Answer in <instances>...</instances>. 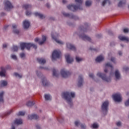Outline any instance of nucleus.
<instances>
[{"instance_id":"4d7b16f0","label":"nucleus","mask_w":129,"mask_h":129,"mask_svg":"<svg viewBox=\"0 0 129 129\" xmlns=\"http://www.w3.org/2000/svg\"><path fill=\"white\" fill-rule=\"evenodd\" d=\"M117 126H120L121 125V122L120 121H118L116 123Z\"/></svg>"},{"instance_id":"a211bd4d","label":"nucleus","mask_w":129,"mask_h":129,"mask_svg":"<svg viewBox=\"0 0 129 129\" xmlns=\"http://www.w3.org/2000/svg\"><path fill=\"white\" fill-rule=\"evenodd\" d=\"M28 119H38L39 118V116L37 114H32V115H28Z\"/></svg>"},{"instance_id":"7ed1b4c3","label":"nucleus","mask_w":129,"mask_h":129,"mask_svg":"<svg viewBox=\"0 0 129 129\" xmlns=\"http://www.w3.org/2000/svg\"><path fill=\"white\" fill-rule=\"evenodd\" d=\"M31 47H32L34 49L36 50L38 46L37 45L32 43H25L22 42L20 43V48L21 49L23 50H25V48L27 49L28 51H30Z\"/></svg>"},{"instance_id":"f03ea898","label":"nucleus","mask_w":129,"mask_h":129,"mask_svg":"<svg viewBox=\"0 0 129 129\" xmlns=\"http://www.w3.org/2000/svg\"><path fill=\"white\" fill-rule=\"evenodd\" d=\"M75 2L77 4H79L78 6L74 5H69L67 6L68 9L73 12H76L77 10H83V8L81 7L83 0H75Z\"/></svg>"},{"instance_id":"4468645a","label":"nucleus","mask_w":129,"mask_h":129,"mask_svg":"<svg viewBox=\"0 0 129 129\" xmlns=\"http://www.w3.org/2000/svg\"><path fill=\"white\" fill-rule=\"evenodd\" d=\"M82 85H83V77L82 75H80L78 78V86L79 87H81Z\"/></svg>"},{"instance_id":"ea45409f","label":"nucleus","mask_w":129,"mask_h":129,"mask_svg":"<svg viewBox=\"0 0 129 129\" xmlns=\"http://www.w3.org/2000/svg\"><path fill=\"white\" fill-rule=\"evenodd\" d=\"M25 112H23V111H19L17 115L18 116H24V115H25Z\"/></svg>"},{"instance_id":"a19ab883","label":"nucleus","mask_w":129,"mask_h":129,"mask_svg":"<svg viewBox=\"0 0 129 129\" xmlns=\"http://www.w3.org/2000/svg\"><path fill=\"white\" fill-rule=\"evenodd\" d=\"M19 49V47L17 46H14L12 50L13 51V52H17L18 51V49Z\"/></svg>"},{"instance_id":"8fccbe9b","label":"nucleus","mask_w":129,"mask_h":129,"mask_svg":"<svg viewBox=\"0 0 129 129\" xmlns=\"http://www.w3.org/2000/svg\"><path fill=\"white\" fill-rule=\"evenodd\" d=\"M20 56L21 58H25V57H26V54H25V53H20Z\"/></svg>"},{"instance_id":"423d86ee","label":"nucleus","mask_w":129,"mask_h":129,"mask_svg":"<svg viewBox=\"0 0 129 129\" xmlns=\"http://www.w3.org/2000/svg\"><path fill=\"white\" fill-rule=\"evenodd\" d=\"M4 6V10H5V11H10L14 8V6H13L12 3H11V2L9 1H6L5 2Z\"/></svg>"},{"instance_id":"864d4df0","label":"nucleus","mask_w":129,"mask_h":129,"mask_svg":"<svg viewBox=\"0 0 129 129\" xmlns=\"http://www.w3.org/2000/svg\"><path fill=\"white\" fill-rule=\"evenodd\" d=\"M123 33H128V32H129L128 28H124L123 30Z\"/></svg>"},{"instance_id":"bf43d9fd","label":"nucleus","mask_w":129,"mask_h":129,"mask_svg":"<svg viewBox=\"0 0 129 129\" xmlns=\"http://www.w3.org/2000/svg\"><path fill=\"white\" fill-rule=\"evenodd\" d=\"M111 61L113 62V63H115V58L114 57H111Z\"/></svg>"},{"instance_id":"5fc2aeb1","label":"nucleus","mask_w":129,"mask_h":129,"mask_svg":"<svg viewBox=\"0 0 129 129\" xmlns=\"http://www.w3.org/2000/svg\"><path fill=\"white\" fill-rule=\"evenodd\" d=\"M123 70H124L125 72H127V71H129V68H128V67H123Z\"/></svg>"},{"instance_id":"1a4fd4ad","label":"nucleus","mask_w":129,"mask_h":129,"mask_svg":"<svg viewBox=\"0 0 129 129\" xmlns=\"http://www.w3.org/2000/svg\"><path fill=\"white\" fill-rule=\"evenodd\" d=\"M112 98L115 102L121 101V95L119 93H116L112 95Z\"/></svg>"},{"instance_id":"412c9836","label":"nucleus","mask_w":129,"mask_h":129,"mask_svg":"<svg viewBox=\"0 0 129 129\" xmlns=\"http://www.w3.org/2000/svg\"><path fill=\"white\" fill-rule=\"evenodd\" d=\"M12 29L14 34H17L18 35L20 33V31L17 29V25H16V24H13L12 25Z\"/></svg>"},{"instance_id":"39448f33","label":"nucleus","mask_w":129,"mask_h":129,"mask_svg":"<svg viewBox=\"0 0 129 129\" xmlns=\"http://www.w3.org/2000/svg\"><path fill=\"white\" fill-rule=\"evenodd\" d=\"M97 76H98V77H100L101 78V79H102V80L106 81V82H110V81H111L110 77H106V75L104 74L99 72L97 74Z\"/></svg>"},{"instance_id":"0eeeda50","label":"nucleus","mask_w":129,"mask_h":129,"mask_svg":"<svg viewBox=\"0 0 129 129\" xmlns=\"http://www.w3.org/2000/svg\"><path fill=\"white\" fill-rule=\"evenodd\" d=\"M60 56H61V51H60V50H54L52 54V60H56V59H59Z\"/></svg>"},{"instance_id":"ddd939ff","label":"nucleus","mask_w":129,"mask_h":129,"mask_svg":"<svg viewBox=\"0 0 129 129\" xmlns=\"http://www.w3.org/2000/svg\"><path fill=\"white\" fill-rule=\"evenodd\" d=\"M79 37L81 38V39H82L83 41H88L89 42H91V38L83 33L80 35Z\"/></svg>"},{"instance_id":"6ab92c4d","label":"nucleus","mask_w":129,"mask_h":129,"mask_svg":"<svg viewBox=\"0 0 129 129\" xmlns=\"http://www.w3.org/2000/svg\"><path fill=\"white\" fill-rule=\"evenodd\" d=\"M75 125L76 126H78L79 125H81V127L82 129L86 128V125H85V124L80 123V122H79V121H76L75 122Z\"/></svg>"},{"instance_id":"69168bd1","label":"nucleus","mask_w":129,"mask_h":129,"mask_svg":"<svg viewBox=\"0 0 129 129\" xmlns=\"http://www.w3.org/2000/svg\"><path fill=\"white\" fill-rule=\"evenodd\" d=\"M96 37H97V38H101V35L98 34V35H96Z\"/></svg>"},{"instance_id":"603ef678","label":"nucleus","mask_w":129,"mask_h":129,"mask_svg":"<svg viewBox=\"0 0 129 129\" xmlns=\"http://www.w3.org/2000/svg\"><path fill=\"white\" fill-rule=\"evenodd\" d=\"M39 69H43V70H48V67H39Z\"/></svg>"},{"instance_id":"393cba45","label":"nucleus","mask_w":129,"mask_h":129,"mask_svg":"<svg viewBox=\"0 0 129 129\" xmlns=\"http://www.w3.org/2000/svg\"><path fill=\"white\" fill-rule=\"evenodd\" d=\"M8 85V82L7 81L3 80L0 82L1 87H5Z\"/></svg>"},{"instance_id":"a18cd8bd","label":"nucleus","mask_w":129,"mask_h":129,"mask_svg":"<svg viewBox=\"0 0 129 129\" xmlns=\"http://www.w3.org/2000/svg\"><path fill=\"white\" fill-rule=\"evenodd\" d=\"M91 127H93V128H98V124H97L96 123H94L92 125Z\"/></svg>"},{"instance_id":"f704fd0d","label":"nucleus","mask_w":129,"mask_h":129,"mask_svg":"<svg viewBox=\"0 0 129 129\" xmlns=\"http://www.w3.org/2000/svg\"><path fill=\"white\" fill-rule=\"evenodd\" d=\"M108 3V5H110V1L109 0H104L102 3V6L104 7L105 6V4Z\"/></svg>"},{"instance_id":"c03bdc74","label":"nucleus","mask_w":129,"mask_h":129,"mask_svg":"<svg viewBox=\"0 0 129 129\" xmlns=\"http://www.w3.org/2000/svg\"><path fill=\"white\" fill-rule=\"evenodd\" d=\"M57 119L59 122H62V121H63V120H64V118H63V117H62V116H59L57 118Z\"/></svg>"},{"instance_id":"680f3d73","label":"nucleus","mask_w":129,"mask_h":129,"mask_svg":"<svg viewBox=\"0 0 129 129\" xmlns=\"http://www.w3.org/2000/svg\"><path fill=\"white\" fill-rule=\"evenodd\" d=\"M8 28H9V25H5V26H4V30H7V29Z\"/></svg>"},{"instance_id":"f3484780","label":"nucleus","mask_w":129,"mask_h":129,"mask_svg":"<svg viewBox=\"0 0 129 129\" xmlns=\"http://www.w3.org/2000/svg\"><path fill=\"white\" fill-rule=\"evenodd\" d=\"M23 27L24 29H29L30 27V21L28 20H25L23 22Z\"/></svg>"},{"instance_id":"aec40b11","label":"nucleus","mask_w":129,"mask_h":129,"mask_svg":"<svg viewBox=\"0 0 129 129\" xmlns=\"http://www.w3.org/2000/svg\"><path fill=\"white\" fill-rule=\"evenodd\" d=\"M41 80H42V85L44 86H48V81H47V79L45 77H43Z\"/></svg>"},{"instance_id":"473e14b6","label":"nucleus","mask_w":129,"mask_h":129,"mask_svg":"<svg viewBox=\"0 0 129 129\" xmlns=\"http://www.w3.org/2000/svg\"><path fill=\"white\" fill-rule=\"evenodd\" d=\"M52 72L53 76H55V77H58V76H59V74H58L57 70L53 69Z\"/></svg>"},{"instance_id":"bb28decb","label":"nucleus","mask_w":129,"mask_h":129,"mask_svg":"<svg viewBox=\"0 0 129 129\" xmlns=\"http://www.w3.org/2000/svg\"><path fill=\"white\" fill-rule=\"evenodd\" d=\"M104 59V57H103L102 55H99L96 58V62H101V61H103Z\"/></svg>"},{"instance_id":"de8ad7c7","label":"nucleus","mask_w":129,"mask_h":129,"mask_svg":"<svg viewBox=\"0 0 129 129\" xmlns=\"http://www.w3.org/2000/svg\"><path fill=\"white\" fill-rule=\"evenodd\" d=\"M76 60L77 62H80L81 61H82V60H83V59L80 58L78 56H76Z\"/></svg>"},{"instance_id":"58836bf2","label":"nucleus","mask_w":129,"mask_h":129,"mask_svg":"<svg viewBox=\"0 0 129 129\" xmlns=\"http://www.w3.org/2000/svg\"><path fill=\"white\" fill-rule=\"evenodd\" d=\"M36 75H37V77H41L42 75V73H41V72H40L38 70H36Z\"/></svg>"},{"instance_id":"2eb2a0df","label":"nucleus","mask_w":129,"mask_h":129,"mask_svg":"<svg viewBox=\"0 0 129 129\" xmlns=\"http://www.w3.org/2000/svg\"><path fill=\"white\" fill-rule=\"evenodd\" d=\"M65 57H66V59L67 63H70L72 62H73V61H74V60L73 59V58L70 57V54H66Z\"/></svg>"},{"instance_id":"49530a36","label":"nucleus","mask_w":129,"mask_h":129,"mask_svg":"<svg viewBox=\"0 0 129 129\" xmlns=\"http://www.w3.org/2000/svg\"><path fill=\"white\" fill-rule=\"evenodd\" d=\"M106 67H110L111 69H113V67H112V65L110 64L109 62H108L105 64Z\"/></svg>"},{"instance_id":"09e8293b","label":"nucleus","mask_w":129,"mask_h":129,"mask_svg":"<svg viewBox=\"0 0 129 129\" xmlns=\"http://www.w3.org/2000/svg\"><path fill=\"white\" fill-rule=\"evenodd\" d=\"M26 16H31L32 15V12L31 11L27 10L26 12Z\"/></svg>"},{"instance_id":"c85d7f7f","label":"nucleus","mask_w":129,"mask_h":129,"mask_svg":"<svg viewBox=\"0 0 129 129\" xmlns=\"http://www.w3.org/2000/svg\"><path fill=\"white\" fill-rule=\"evenodd\" d=\"M14 123L18 125L22 124L23 123V121L22 120V119H16L14 121Z\"/></svg>"},{"instance_id":"0e129e2a","label":"nucleus","mask_w":129,"mask_h":129,"mask_svg":"<svg viewBox=\"0 0 129 129\" xmlns=\"http://www.w3.org/2000/svg\"><path fill=\"white\" fill-rule=\"evenodd\" d=\"M89 50H91V51H92V50L96 51V49L95 48H92L91 47H90L89 48Z\"/></svg>"},{"instance_id":"9b49d317","label":"nucleus","mask_w":129,"mask_h":129,"mask_svg":"<svg viewBox=\"0 0 129 129\" xmlns=\"http://www.w3.org/2000/svg\"><path fill=\"white\" fill-rule=\"evenodd\" d=\"M46 40L47 38L46 36H43L42 38V40H41V39H40V38H36L34 39V41L36 42H38L39 45H43V44H44V43L46 42Z\"/></svg>"},{"instance_id":"13d9d810","label":"nucleus","mask_w":129,"mask_h":129,"mask_svg":"<svg viewBox=\"0 0 129 129\" xmlns=\"http://www.w3.org/2000/svg\"><path fill=\"white\" fill-rule=\"evenodd\" d=\"M89 76V77H90V78H92V79H94V76L93 75V74H90Z\"/></svg>"},{"instance_id":"79ce46f5","label":"nucleus","mask_w":129,"mask_h":129,"mask_svg":"<svg viewBox=\"0 0 129 129\" xmlns=\"http://www.w3.org/2000/svg\"><path fill=\"white\" fill-rule=\"evenodd\" d=\"M45 101H48L49 100V94H45L44 96Z\"/></svg>"},{"instance_id":"774afa93","label":"nucleus","mask_w":129,"mask_h":129,"mask_svg":"<svg viewBox=\"0 0 129 129\" xmlns=\"http://www.w3.org/2000/svg\"><path fill=\"white\" fill-rule=\"evenodd\" d=\"M67 2L66 0H62V4H66Z\"/></svg>"},{"instance_id":"e433bc0d","label":"nucleus","mask_w":129,"mask_h":129,"mask_svg":"<svg viewBox=\"0 0 129 129\" xmlns=\"http://www.w3.org/2000/svg\"><path fill=\"white\" fill-rule=\"evenodd\" d=\"M12 112H13V110L12 109L9 110L6 113H5L4 115L5 116H8V115H10V114H11Z\"/></svg>"},{"instance_id":"37998d69","label":"nucleus","mask_w":129,"mask_h":129,"mask_svg":"<svg viewBox=\"0 0 129 129\" xmlns=\"http://www.w3.org/2000/svg\"><path fill=\"white\" fill-rule=\"evenodd\" d=\"M14 76L15 77H18V78H22V77H23V75H20L18 73H14Z\"/></svg>"},{"instance_id":"9d476101","label":"nucleus","mask_w":129,"mask_h":129,"mask_svg":"<svg viewBox=\"0 0 129 129\" xmlns=\"http://www.w3.org/2000/svg\"><path fill=\"white\" fill-rule=\"evenodd\" d=\"M60 73L63 78H67V77L71 75V73L69 72V71H66L65 69H62L60 71Z\"/></svg>"},{"instance_id":"3c124183","label":"nucleus","mask_w":129,"mask_h":129,"mask_svg":"<svg viewBox=\"0 0 129 129\" xmlns=\"http://www.w3.org/2000/svg\"><path fill=\"white\" fill-rule=\"evenodd\" d=\"M11 58L12 59H14V60H17V55H16L15 54H12L11 55Z\"/></svg>"},{"instance_id":"2f4dec72","label":"nucleus","mask_w":129,"mask_h":129,"mask_svg":"<svg viewBox=\"0 0 129 129\" xmlns=\"http://www.w3.org/2000/svg\"><path fill=\"white\" fill-rule=\"evenodd\" d=\"M125 3H126L125 0H122V1H120L118 4V6L119 7H122V6H124V5H125Z\"/></svg>"},{"instance_id":"dca6fc26","label":"nucleus","mask_w":129,"mask_h":129,"mask_svg":"<svg viewBox=\"0 0 129 129\" xmlns=\"http://www.w3.org/2000/svg\"><path fill=\"white\" fill-rule=\"evenodd\" d=\"M37 60L38 63H39V64H41V65H44V64H46V59L44 58H42V57L37 58Z\"/></svg>"},{"instance_id":"a878e982","label":"nucleus","mask_w":129,"mask_h":129,"mask_svg":"<svg viewBox=\"0 0 129 129\" xmlns=\"http://www.w3.org/2000/svg\"><path fill=\"white\" fill-rule=\"evenodd\" d=\"M84 27L82 26L80 27V29L82 31H83V32H86V30L88 28V23H85Z\"/></svg>"},{"instance_id":"052dcab7","label":"nucleus","mask_w":129,"mask_h":129,"mask_svg":"<svg viewBox=\"0 0 129 129\" xmlns=\"http://www.w3.org/2000/svg\"><path fill=\"white\" fill-rule=\"evenodd\" d=\"M36 129H40L41 128V127L40 126V125L37 124L36 125Z\"/></svg>"},{"instance_id":"c9c22d12","label":"nucleus","mask_w":129,"mask_h":129,"mask_svg":"<svg viewBox=\"0 0 129 129\" xmlns=\"http://www.w3.org/2000/svg\"><path fill=\"white\" fill-rule=\"evenodd\" d=\"M35 103L33 101H29L26 103V105L29 107L33 106Z\"/></svg>"},{"instance_id":"f8f14e48","label":"nucleus","mask_w":129,"mask_h":129,"mask_svg":"<svg viewBox=\"0 0 129 129\" xmlns=\"http://www.w3.org/2000/svg\"><path fill=\"white\" fill-rule=\"evenodd\" d=\"M51 37H52V38L53 40H54V41L56 42V43H57L58 44H63V42L58 39V38H59V35L57 34L56 33H55L54 34H51Z\"/></svg>"},{"instance_id":"4c0bfd02","label":"nucleus","mask_w":129,"mask_h":129,"mask_svg":"<svg viewBox=\"0 0 129 129\" xmlns=\"http://www.w3.org/2000/svg\"><path fill=\"white\" fill-rule=\"evenodd\" d=\"M91 4H92V2H91V1H90V0L87 1L86 2V7H90V5H91Z\"/></svg>"},{"instance_id":"6e6552de","label":"nucleus","mask_w":129,"mask_h":129,"mask_svg":"<svg viewBox=\"0 0 129 129\" xmlns=\"http://www.w3.org/2000/svg\"><path fill=\"white\" fill-rule=\"evenodd\" d=\"M108 104H109V103L108 102V101H106L104 102L101 106L102 111L104 112H105V114H106L107 113V111L108 110Z\"/></svg>"},{"instance_id":"72a5a7b5","label":"nucleus","mask_w":129,"mask_h":129,"mask_svg":"<svg viewBox=\"0 0 129 129\" xmlns=\"http://www.w3.org/2000/svg\"><path fill=\"white\" fill-rule=\"evenodd\" d=\"M0 102H4V92L0 93Z\"/></svg>"},{"instance_id":"b1692460","label":"nucleus","mask_w":129,"mask_h":129,"mask_svg":"<svg viewBox=\"0 0 129 129\" xmlns=\"http://www.w3.org/2000/svg\"><path fill=\"white\" fill-rule=\"evenodd\" d=\"M118 39H120V41H126V42H129V38L126 37L119 36Z\"/></svg>"},{"instance_id":"4be33fe9","label":"nucleus","mask_w":129,"mask_h":129,"mask_svg":"<svg viewBox=\"0 0 129 129\" xmlns=\"http://www.w3.org/2000/svg\"><path fill=\"white\" fill-rule=\"evenodd\" d=\"M67 47L70 50H73V51H75V50H76L75 46L70 43H67Z\"/></svg>"},{"instance_id":"cd10ccee","label":"nucleus","mask_w":129,"mask_h":129,"mask_svg":"<svg viewBox=\"0 0 129 129\" xmlns=\"http://www.w3.org/2000/svg\"><path fill=\"white\" fill-rule=\"evenodd\" d=\"M34 15L35 16V17H38L39 19H44V16L43 15V14L40 13L35 12L34 13Z\"/></svg>"},{"instance_id":"f257e3e1","label":"nucleus","mask_w":129,"mask_h":129,"mask_svg":"<svg viewBox=\"0 0 129 129\" xmlns=\"http://www.w3.org/2000/svg\"><path fill=\"white\" fill-rule=\"evenodd\" d=\"M61 96L62 98H64V99L67 100L68 103L70 105V106H72V105H73L72 98H74V97H75V93L69 92H63L62 93Z\"/></svg>"},{"instance_id":"20e7f679","label":"nucleus","mask_w":129,"mask_h":129,"mask_svg":"<svg viewBox=\"0 0 129 129\" xmlns=\"http://www.w3.org/2000/svg\"><path fill=\"white\" fill-rule=\"evenodd\" d=\"M12 67L11 66H7L6 68H4L2 67L1 68V71H0V76L1 77H6V73H7V70H9V69H11Z\"/></svg>"},{"instance_id":"e2e57ef3","label":"nucleus","mask_w":129,"mask_h":129,"mask_svg":"<svg viewBox=\"0 0 129 129\" xmlns=\"http://www.w3.org/2000/svg\"><path fill=\"white\" fill-rule=\"evenodd\" d=\"M118 55H119V56H121V55H122V52L120 51H119L118 52Z\"/></svg>"},{"instance_id":"c756f323","label":"nucleus","mask_w":129,"mask_h":129,"mask_svg":"<svg viewBox=\"0 0 129 129\" xmlns=\"http://www.w3.org/2000/svg\"><path fill=\"white\" fill-rule=\"evenodd\" d=\"M115 76L116 79H119L120 78V74H119V72H118V70L115 71Z\"/></svg>"},{"instance_id":"6e6d98bb","label":"nucleus","mask_w":129,"mask_h":129,"mask_svg":"<svg viewBox=\"0 0 129 129\" xmlns=\"http://www.w3.org/2000/svg\"><path fill=\"white\" fill-rule=\"evenodd\" d=\"M5 16H7V14L4 12H2L0 13V17H5Z\"/></svg>"},{"instance_id":"7c9ffc66","label":"nucleus","mask_w":129,"mask_h":129,"mask_svg":"<svg viewBox=\"0 0 129 129\" xmlns=\"http://www.w3.org/2000/svg\"><path fill=\"white\" fill-rule=\"evenodd\" d=\"M23 7L24 8V9H25V10L28 11V10H31V9H32V5L27 4V5H24Z\"/></svg>"},{"instance_id":"5701e85b","label":"nucleus","mask_w":129,"mask_h":129,"mask_svg":"<svg viewBox=\"0 0 129 129\" xmlns=\"http://www.w3.org/2000/svg\"><path fill=\"white\" fill-rule=\"evenodd\" d=\"M62 15L64 16V17L70 18V19H74V18H75V16L74 15H73V14H69L68 13L63 12Z\"/></svg>"},{"instance_id":"338daca9","label":"nucleus","mask_w":129,"mask_h":129,"mask_svg":"<svg viewBox=\"0 0 129 129\" xmlns=\"http://www.w3.org/2000/svg\"><path fill=\"white\" fill-rule=\"evenodd\" d=\"M7 46L8 45L7 44H3V48H7Z\"/></svg>"}]
</instances>
